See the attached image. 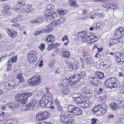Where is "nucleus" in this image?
Instances as JSON below:
<instances>
[{"instance_id": "nucleus-1", "label": "nucleus", "mask_w": 124, "mask_h": 124, "mask_svg": "<svg viewBox=\"0 0 124 124\" xmlns=\"http://www.w3.org/2000/svg\"><path fill=\"white\" fill-rule=\"evenodd\" d=\"M114 34L116 37L113 39H111L109 42V46H112L114 44H118L120 41L121 37L124 35V28L122 27L118 28L115 32Z\"/></svg>"}, {"instance_id": "nucleus-2", "label": "nucleus", "mask_w": 124, "mask_h": 124, "mask_svg": "<svg viewBox=\"0 0 124 124\" xmlns=\"http://www.w3.org/2000/svg\"><path fill=\"white\" fill-rule=\"evenodd\" d=\"M78 37L80 39L84 42H87L92 43L95 42V40L91 37V34L84 31L79 32L78 34Z\"/></svg>"}, {"instance_id": "nucleus-3", "label": "nucleus", "mask_w": 124, "mask_h": 124, "mask_svg": "<svg viewBox=\"0 0 124 124\" xmlns=\"http://www.w3.org/2000/svg\"><path fill=\"white\" fill-rule=\"evenodd\" d=\"M101 106H104V107L100 108L98 106H95L93 109L92 112L93 113L95 116H98L103 115L106 112L105 109L107 108V106L105 103H103Z\"/></svg>"}, {"instance_id": "nucleus-4", "label": "nucleus", "mask_w": 124, "mask_h": 124, "mask_svg": "<svg viewBox=\"0 0 124 124\" xmlns=\"http://www.w3.org/2000/svg\"><path fill=\"white\" fill-rule=\"evenodd\" d=\"M68 109L69 112L74 115L79 116L82 113V110L79 107L70 105L68 107Z\"/></svg>"}, {"instance_id": "nucleus-5", "label": "nucleus", "mask_w": 124, "mask_h": 124, "mask_svg": "<svg viewBox=\"0 0 124 124\" xmlns=\"http://www.w3.org/2000/svg\"><path fill=\"white\" fill-rule=\"evenodd\" d=\"M31 93H23L22 94H18L16 95V97L18 99V101L23 104H24L26 100L30 96L32 95Z\"/></svg>"}, {"instance_id": "nucleus-6", "label": "nucleus", "mask_w": 124, "mask_h": 124, "mask_svg": "<svg viewBox=\"0 0 124 124\" xmlns=\"http://www.w3.org/2000/svg\"><path fill=\"white\" fill-rule=\"evenodd\" d=\"M40 77L38 75L33 76L29 81L30 84L32 86L36 85H39L40 83Z\"/></svg>"}, {"instance_id": "nucleus-7", "label": "nucleus", "mask_w": 124, "mask_h": 124, "mask_svg": "<svg viewBox=\"0 0 124 124\" xmlns=\"http://www.w3.org/2000/svg\"><path fill=\"white\" fill-rule=\"evenodd\" d=\"M27 54V59L30 63H32L36 61L37 59L36 55L37 54V52L36 51H31Z\"/></svg>"}, {"instance_id": "nucleus-8", "label": "nucleus", "mask_w": 124, "mask_h": 124, "mask_svg": "<svg viewBox=\"0 0 124 124\" xmlns=\"http://www.w3.org/2000/svg\"><path fill=\"white\" fill-rule=\"evenodd\" d=\"M37 105L36 101L35 100H32L31 102L28 104L25 107V110L32 109L35 107Z\"/></svg>"}, {"instance_id": "nucleus-9", "label": "nucleus", "mask_w": 124, "mask_h": 124, "mask_svg": "<svg viewBox=\"0 0 124 124\" xmlns=\"http://www.w3.org/2000/svg\"><path fill=\"white\" fill-rule=\"evenodd\" d=\"M77 75L72 76L69 78H67L68 81L69 82V86H73L75 85L77 83V80H75V78Z\"/></svg>"}, {"instance_id": "nucleus-10", "label": "nucleus", "mask_w": 124, "mask_h": 124, "mask_svg": "<svg viewBox=\"0 0 124 124\" xmlns=\"http://www.w3.org/2000/svg\"><path fill=\"white\" fill-rule=\"evenodd\" d=\"M65 21V19L64 18H61L59 20L55 21H54L51 23H50L48 25V27H50L54 26L57 24H59L63 23Z\"/></svg>"}, {"instance_id": "nucleus-11", "label": "nucleus", "mask_w": 124, "mask_h": 124, "mask_svg": "<svg viewBox=\"0 0 124 124\" xmlns=\"http://www.w3.org/2000/svg\"><path fill=\"white\" fill-rule=\"evenodd\" d=\"M46 92H47L44 94L42 97L45 98V99L46 100L49 101H51L53 100V97L52 96L51 93L48 92V90H47Z\"/></svg>"}, {"instance_id": "nucleus-12", "label": "nucleus", "mask_w": 124, "mask_h": 124, "mask_svg": "<svg viewBox=\"0 0 124 124\" xmlns=\"http://www.w3.org/2000/svg\"><path fill=\"white\" fill-rule=\"evenodd\" d=\"M78 64L77 62H73L69 64V69L70 71H75L77 70L78 68Z\"/></svg>"}, {"instance_id": "nucleus-13", "label": "nucleus", "mask_w": 124, "mask_h": 124, "mask_svg": "<svg viewBox=\"0 0 124 124\" xmlns=\"http://www.w3.org/2000/svg\"><path fill=\"white\" fill-rule=\"evenodd\" d=\"M60 50L62 51L61 53L62 56L65 57H69L70 56V53L69 50L68 49H65L63 50L64 48H61Z\"/></svg>"}, {"instance_id": "nucleus-14", "label": "nucleus", "mask_w": 124, "mask_h": 124, "mask_svg": "<svg viewBox=\"0 0 124 124\" xmlns=\"http://www.w3.org/2000/svg\"><path fill=\"white\" fill-rule=\"evenodd\" d=\"M116 81V80L115 78H109L106 81L104 84L106 87L109 88L110 86L111 85V84Z\"/></svg>"}, {"instance_id": "nucleus-15", "label": "nucleus", "mask_w": 124, "mask_h": 124, "mask_svg": "<svg viewBox=\"0 0 124 124\" xmlns=\"http://www.w3.org/2000/svg\"><path fill=\"white\" fill-rule=\"evenodd\" d=\"M17 106V103L14 102H11L7 103V106L9 107V108L11 109L12 110L16 109Z\"/></svg>"}, {"instance_id": "nucleus-16", "label": "nucleus", "mask_w": 124, "mask_h": 124, "mask_svg": "<svg viewBox=\"0 0 124 124\" xmlns=\"http://www.w3.org/2000/svg\"><path fill=\"white\" fill-rule=\"evenodd\" d=\"M45 98L42 97L41 100L39 101V104L41 107H48L47 106V104H48V101L47 100L45 99Z\"/></svg>"}, {"instance_id": "nucleus-17", "label": "nucleus", "mask_w": 124, "mask_h": 124, "mask_svg": "<svg viewBox=\"0 0 124 124\" xmlns=\"http://www.w3.org/2000/svg\"><path fill=\"white\" fill-rule=\"evenodd\" d=\"M68 83L69 82L67 78H65L62 80L61 83L59 85V86L60 87H65L66 86V84L69 85Z\"/></svg>"}, {"instance_id": "nucleus-18", "label": "nucleus", "mask_w": 124, "mask_h": 124, "mask_svg": "<svg viewBox=\"0 0 124 124\" xmlns=\"http://www.w3.org/2000/svg\"><path fill=\"white\" fill-rule=\"evenodd\" d=\"M68 121H67V124H73L72 122L74 120V118L72 117L70 115H68L67 116Z\"/></svg>"}, {"instance_id": "nucleus-19", "label": "nucleus", "mask_w": 124, "mask_h": 124, "mask_svg": "<svg viewBox=\"0 0 124 124\" xmlns=\"http://www.w3.org/2000/svg\"><path fill=\"white\" fill-rule=\"evenodd\" d=\"M7 30L8 31L7 32L9 36L12 37H14L16 35V32L13 30L11 31L8 28H7Z\"/></svg>"}, {"instance_id": "nucleus-20", "label": "nucleus", "mask_w": 124, "mask_h": 124, "mask_svg": "<svg viewBox=\"0 0 124 124\" xmlns=\"http://www.w3.org/2000/svg\"><path fill=\"white\" fill-rule=\"evenodd\" d=\"M54 37L52 35H49L47 36L46 39V41L50 42H52L54 41Z\"/></svg>"}, {"instance_id": "nucleus-21", "label": "nucleus", "mask_w": 124, "mask_h": 124, "mask_svg": "<svg viewBox=\"0 0 124 124\" xmlns=\"http://www.w3.org/2000/svg\"><path fill=\"white\" fill-rule=\"evenodd\" d=\"M58 64L55 60H52L50 62L49 66L51 68L56 67Z\"/></svg>"}, {"instance_id": "nucleus-22", "label": "nucleus", "mask_w": 124, "mask_h": 124, "mask_svg": "<svg viewBox=\"0 0 124 124\" xmlns=\"http://www.w3.org/2000/svg\"><path fill=\"white\" fill-rule=\"evenodd\" d=\"M46 11L44 12V15L45 16V19L46 21H49L51 20H53V16L50 15L49 14H46L45 13Z\"/></svg>"}, {"instance_id": "nucleus-23", "label": "nucleus", "mask_w": 124, "mask_h": 124, "mask_svg": "<svg viewBox=\"0 0 124 124\" xmlns=\"http://www.w3.org/2000/svg\"><path fill=\"white\" fill-rule=\"evenodd\" d=\"M105 5V7L107 8H110L113 9H115L118 8V7L116 5H113L110 3H108Z\"/></svg>"}, {"instance_id": "nucleus-24", "label": "nucleus", "mask_w": 124, "mask_h": 124, "mask_svg": "<svg viewBox=\"0 0 124 124\" xmlns=\"http://www.w3.org/2000/svg\"><path fill=\"white\" fill-rule=\"evenodd\" d=\"M69 3L71 6L76 7L78 6L75 0H69Z\"/></svg>"}, {"instance_id": "nucleus-25", "label": "nucleus", "mask_w": 124, "mask_h": 124, "mask_svg": "<svg viewBox=\"0 0 124 124\" xmlns=\"http://www.w3.org/2000/svg\"><path fill=\"white\" fill-rule=\"evenodd\" d=\"M84 60L87 64L90 65H91L94 62V59L90 57L84 59Z\"/></svg>"}, {"instance_id": "nucleus-26", "label": "nucleus", "mask_w": 124, "mask_h": 124, "mask_svg": "<svg viewBox=\"0 0 124 124\" xmlns=\"http://www.w3.org/2000/svg\"><path fill=\"white\" fill-rule=\"evenodd\" d=\"M17 56L16 55L14 56H13L11 59H9L8 60V65L10 64L11 63V62H12V63H14L16 62L17 60Z\"/></svg>"}, {"instance_id": "nucleus-27", "label": "nucleus", "mask_w": 124, "mask_h": 124, "mask_svg": "<svg viewBox=\"0 0 124 124\" xmlns=\"http://www.w3.org/2000/svg\"><path fill=\"white\" fill-rule=\"evenodd\" d=\"M8 116V114H5L3 112L2 114L0 115V121H2L6 119Z\"/></svg>"}, {"instance_id": "nucleus-28", "label": "nucleus", "mask_w": 124, "mask_h": 124, "mask_svg": "<svg viewBox=\"0 0 124 124\" xmlns=\"http://www.w3.org/2000/svg\"><path fill=\"white\" fill-rule=\"evenodd\" d=\"M45 13L46 14H49L50 15H51L53 16V19L54 17H56L57 16V14L54 11H46Z\"/></svg>"}, {"instance_id": "nucleus-29", "label": "nucleus", "mask_w": 124, "mask_h": 124, "mask_svg": "<svg viewBox=\"0 0 124 124\" xmlns=\"http://www.w3.org/2000/svg\"><path fill=\"white\" fill-rule=\"evenodd\" d=\"M42 113L44 120L48 118L50 116V114L48 112L44 111L42 112Z\"/></svg>"}, {"instance_id": "nucleus-30", "label": "nucleus", "mask_w": 124, "mask_h": 124, "mask_svg": "<svg viewBox=\"0 0 124 124\" xmlns=\"http://www.w3.org/2000/svg\"><path fill=\"white\" fill-rule=\"evenodd\" d=\"M42 114V113L37 114L36 117V119L38 121L44 120Z\"/></svg>"}, {"instance_id": "nucleus-31", "label": "nucleus", "mask_w": 124, "mask_h": 124, "mask_svg": "<svg viewBox=\"0 0 124 124\" xmlns=\"http://www.w3.org/2000/svg\"><path fill=\"white\" fill-rule=\"evenodd\" d=\"M97 77L100 79H102L104 78V75L103 73L101 72L97 71L96 72Z\"/></svg>"}, {"instance_id": "nucleus-32", "label": "nucleus", "mask_w": 124, "mask_h": 124, "mask_svg": "<svg viewBox=\"0 0 124 124\" xmlns=\"http://www.w3.org/2000/svg\"><path fill=\"white\" fill-rule=\"evenodd\" d=\"M17 78L19 79L20 83H22L24 82V80L21 74L19 73L17 76Z\"/></svg>"}, {"instance_id": "nucleus-33", "label": "nucleus", "mask_w": 124, "mask_h": 124, "mask_svg": "<svg viewBox=\"0 0 124 124\" xmlns=\"http://www.w3.org/2000/svg\"><path fill=\"white\" fill-rule=\"evenodd\" d=\"M70 92V90L67 88H64L62 90L61 93L63 95H66L68 94Z\"/></svg>"}, {"instance_id": "nucleus-34", "label": "nucleus", "mask_w": 124, "mask_h": 124, "mask_svg": "<svg viewBox=\"0 0 124 124\" xmlns=\"http://www.w3.org/2000/svg\"><path fill=\"white\" fill-rule=\"evenodd\" d=\"M57 11L59 14L61 15H63L67 12L65 10H62L57 9Z\"/></svg>"}, {"instance_id": "nucleus-35", "label": "nucleus", "mask_w": 124, "mask_h": 124, "mask_svg": "<svg viewBox=\"0 0 124 124\" xmlns=\"http://www.w3.org/2000/svg\"><path fill=\"white\" fill-rule=\"evenodd\" d=\"M25 4V2L24 1L21 2L17 3V4L16 7V9H19L20 8L19 7H21Z\"/></svg>"}, {"instance_id": "nucleus-36", "label": "nucleus", "mask_w": 124, "mask_h": 124, "mask_svg": "<svg viewBox=\"0 0 124 124\" xmlns=\"http://www.w3.org/2000/svg\"><path fill=\"white\" fill-rule=\"evenodd\" d=\"M90 53L88 51L85 52L84 54V58L85 59L87 58L90 57Z\"/></svg>"}, {"instance_id": "nucleus-37", "label": "nucleus", "mask_w": 124, "mask_h": 124, "mask_svg": "<svg viewBox=\"0 0 124 124\" xmlns=\"http://www.w3.org/2000/svg\"><path fill=\"white\" fill-rule=\"evenodd\" d=\"M115 54L116 57H122L124 55V53L122 51L120 52H116L115 53Z\"/></svg>"}, {"instance_id": "nucleus-38", "label": "nucleus", "mask_w": 124, "mask_h": 124, "mask_svg": "<svg viewBox=\"0 0 124 124\" xmlns=\"http://www.w3.org/2000/svg\"><path fill=\"white\" fill-rule=\"evenodd\" d=\"M46 8L47 9L45 11H52L50 10V9H53L54 8V6L52 5H48L46 6Z\"/></svg>"}, {"instance_id": "nucleus-39", "label": "nucleus", "mask_w": 124, "mask_h": 124, "mask_svg": "<svg viewBox=\"0 0 124 124\" xmlns=\"http://www.w3.org/2000/svg\"><path fill=\"white\" fill-rule=\"evenodd\" d=\"M60 121L62 123L67 124V122L68 120L67 117L65 118V116H62L60 117Z\"/></svg>"}, {"instance_id": "nucleus-40", "label": "nucleus", "mask_w": 124, "mask_h": 124, "mask_svg": "<svg viewBox=\"0 0 124 124\" xmlns=\"http://www.w3.org/2000/svg\"><path fill=\"white\" fill-rule=\"evenodd\" d=\"M124 116L123 114H122L120 116V118H119V119L120 120L119 121H115V122L116 123H119L121 122V120H124Z\"/></svg>"}, {"instance_id": "nucleus-41", "label": "nucleus", "mask_w": 124, "mask_h": 124, "mask_svg": "<svg viewBox=\"0 0 124 124\" xmlns=\"http://www.w3.org/2000/svg\"><path fill=\"white\" fill-rule=\"evenodd\" d=\"M117 104L115 103H112L111 104V107L113 110H116L117 107Z\"/></svg>"}, {"instance_id": "nucleus-42", "label": "nucleus", "mask_w": 124, "mask_h": 124, "mask_svg": "<svg viewBox=\"0 0 124 124\" xmlns=\"http://www.w3.org/2000/svg\"><path fill=\"white\" fill-rule=\"evenodd\" d=\"M104 95L100 97V99L102 101H104L106 100L107 97V95L106 93H104Z\"/></svg>"}, {"instance_id": "nucleus-43", "label": "nucleus", "mask_w": 124, "mask_h": 124, "mask_svg": "<svg viewBox=\"0 0 124 124\" xmlns=\"http://www.w3.org/2000/svg\"><path fill=\"white\" fill-rule=\"evenodd\" d=\"M86 89H87L86 86H84L81 89V90L83 92L85 93H89V92L86 90Z\"/></svg>"}, {"instance_id": "nucleus-44", "label": "nucleus", "mask_w": 124, "mask_h": 124, "mask_svg": "<svg viewBox=\"0 0 124 124\" xmlns=\"http://www.w3.org/2000/svg\"><path fill=\"white\" fill-rule=\"evenodd\" d=\"M55 48V46H54V44H51L49 45L47 49L48 50H50L52 49Z\"/></svg>"}, {"instance_id": "nucleus-45", "label": "nucleus", "mask_w": 124, "mask_h": 124, "mask_svg": "<svg viewBox=\"0 0 124 124\" xmlns=\"http://www.w3.org/2000/svg\"><path fill=\"white\" fill-rule=\"evenodd\" d=\"M82 98L80 97H78L75 98V100L76 102H77V103H78V104L80 102H82L83 101L82 100Z\"/></svg>"}, {"instance_id": "nucleus-46", "label": "nucleus", "mask_w": 124, "mask_h": 124, "mask_svg": "<svg viewBox=\"0 0 124 124\" xmlns=\"http://www.w3.org/2000/svg\"><path fill=\"white\" fill-rule=\"evenodd\" d=\"M119 89L118 93L119 94L124 93V87H122L121 88L119 87Z\"/></svg>"}, {"instance_id": "nucleus-47", "label": "nucleus", "mask_w": 124, "mask_h": 124, "mask_svg": "<svg viewBox=\"0 0 124 124\" xmlns=\"http://www.w3.org/2000/svg\"><path fill=\"white\" fill-rule=\"evenodd\" d=\"M45 45L43 43H41L40 46H39V48L40 50L42 51L45 48Z\"/></svg>"}, {"instance_id": "nucleus-48", "label": "nucleus", "mask_w": 124, "mask_h": 124, "mask_svg": "<svg viewBox=\"0 0 124 124\" xmlns=\"http://www.w3.org/2000/svg\"><path fill=\"white\" fill-rule=\"evenodd\" d=\"M117 83L116 81L115 82H114L113 83L111 84V85L110 86V88H113L117 86Z\"/></svg>"}, {"instance_id": "nucleus-49", "label": "nucleus", "mask_w": 124, "mask_h": 124, "mask_svg": "<svg viewBox=\"0 0 124 124\" xmlns=\"http://www.w3.org/2000/svg\"><path fill=\"white\" fill-rule=\"evenodd\" d=\"M93 16H96L97 18L99 17L102 18L103 17V16L102 15V14L101 13L96 14H94L93 15Z\"/></svg>"}, {"instance_id": "nucleus-50", "label": "nucleus", "mask_w": 124, "mask_h": 124, "mask_svg": "<svg viewBox=\"0 0 124 124\" xmlns=\"http://www.w3.org/2000/svg\"><path fill=\"white\" fill-rule=\"evenodd\" d=\"M93 82L94 83L93 85L94 84L95 85V84H97L99 83V82L98 81V78H94L93 79Z\"/></svg>"}, {"instance_id": "nucleus-51", "label": "nucleus", "mask_w": 124, "mask_h": 124, "mask_svg": "<svg viewBox=\"0 0 124 124\" xmlns=\"http://www.w3.org/2000/svg\"><path fill=\"white\" fill-rule=\"evenodd\" d=\"M85 107L84 108L88 107L90 106L91 105L90 103L88 101H87L85 103Z\"/></svg>"}, {"instance_id": "nucleus-52", "label": "nucleus", "mask_w": 124, "mask_h": 124, "mask_svg": "<svg viewBox=\"0 0 124 124\" xmlns=\"http://www.w3.org/2000/svg\"><path fill=\"white\" fill-rule=\"evenodd\" d=\"M85 74V73L83 72H81L79 73V72H78V76H80V77L82 78L84 77V74Z\"/></svg>"}, {"instance_id": "nucleus-53", "label": "nucleus", "mask_w": 124, "mask_h": 124, "mask_svg": "<svg viewBox=\"0 0 124 124\" xmlns=\"http://www.w3.org/2000/svg\"><path fill=\"white\" fill-rule=\"evenodd\" d=\"M8 106L7 104H6L4 105H3L1 109L4 110H7L9 108V107H8Z\"/></svg>"}, {"instance_id": "nucleus-54", "label": "nucleus", "mask_w": 124, "mask_h": 124, "mask_svg": "<svg viewBox=\"0 0 124 124\" xmlns=\"http://www.w3.org/2000/svg\"><path fill=\"white\" fill-rule=\"evenodd\" d=\"M85 102L83 101L82 102H80L78 104V105L81 107L84 108V107H85Z\"/></svg>"}, {"instance_id": "nucleus-55", "label": "nucleus", "mask_w": 124, "mask_h": 124, "mask_svg": "<svg viewBox=\"0 0 124 124\" xmlns=\"http://www.w3.org/2000/svg\"><path fill=\"white\" fill-rule=\"evenodd\" d=\"M53 29V28L50 27L49 28L45 29V32H49L52 31Z\"/></svg>"}, {"instance_id": "nucleus-56", "label": "nucleus", "mask_w": 124, "mask_h": 124, "mask_svg": "<svg viewBox=\"0 0 124 124\" xmlns=\"http://www.w3.org/2000/svg\"><path fill=\"white\" fill-rule=\"evenodd\" d=\"M11 120L12 124H18L17 120L15 118H13V119H11Z\"/></svg>"}, {"instance_id": "nucleus-57", "label": "nucleus", "mask_w": 124, "mask_h": 124, "mask_svg": "<svg viewBox=\"0 0 124 124\" xmlns=\"http://www.w3.org/2000/svg\"><path fill=\"white\" fill-rule=\"evenodd\" d=\"M105 92L104 90L102 88L100 87L99 88L98 91L99 93H100L101 94H102L103 93H105Z\"/></svg>"}, {"instance_id": "nucleus-58", "label": "nucleus", "mask_w": 124, "mask_h": 124, "mask_svg": "<svg viewBox=\"0 0 124 124\" xmlns=\"http://www.w3.org/2000/svg\"><path fill=\"white\" fill-rule=\"evenodd\" d=\"M67 36L65 35L64 37L62 38V40L63 41H64L65 40L66 41L69 40V39L67 38Z\"/></svg>"}, {"instance_id": "nucleus-59", "label": "nucleus", "mask_w": 124, "mask_h": 124, "mask_svg": "<svg viewBox=\"0 0 124 124\" xmlns=\"http://www.w3.org/2000/svg\"><path fill=\"white\" fill-rule=\"evenodd\" d=\"M11 120V119H9L4 124H12Z\"/></svg>"}, {"instance_id": "nucleus-60", "label": "nucleus", "mask_w": 124, "mask_h": 124, "mask_svg": "<svg viewBox=\"0 0 124 124\" xmlns=\"http://www.w3.org/2000/svg\"><path fill=\"white\" fill-rule=\"evenodd\" d=\"M119 106L121 108H124V102H120L119 104Z\"/></svg>"}, {"instance_id": "nucleus-61", "label": "nucleus", "mask_w": 124, "mask_h": 124, "mask_svg": "<svg viewBox=\"0 0 124 124\" xmlns=\"http://www.w3.org/2000/svg\"><path fill=\"white\" fill-rule=\"evenodd\" d=\"M67 113H66L65 111H62L61 113L60 117H62V116H64L66 115Z\"/></svg>"}, {"instance_id": "nucleus-62", "label": "nucleus", "mask_w": 124, "mask_h": 124, "mask_svg": "<svg viewBox=\"0 0 124 124\" xmlns=\"http://www.w3.org/2000/svg\"><path fill=\"white\" fill-rule=\"evenodd\" d=\"M33 9L31 8H25V11L27 12H29L31 10H32Z\"/></svg>"}, {"instance_id": "nucleus-63", "label": "nucleus", "mask_w": 124, "mask_h": 124, "mask_svg": "<svg viewBox=\"0 0 124 124\" xmlns=\"http://www.w3.org/2000/svg\"><path fill=\"white\" fill-rule=\"evenodd\" d=\"M117 58L116 60V62L117 63H119L120 64H122L123 63H122V62H121V58H122V57H117Z\"/></svg>"}, {"instance_id": "nucleus-64", "label": "nucleus", "mask_w": 124, "mask_h": 124, "mask_svg": "<svg viewBox=\"0 0 124 124\" xmlns=\"http://www.w3.org/2000/svg\"><path fill=\"white\" fill-rule=\"evenodd\" d=\"M97 120V119H95L94 118H93L92 119V121L93 124H95L96 123V121Z\"/></svg>"}]
</instances>
